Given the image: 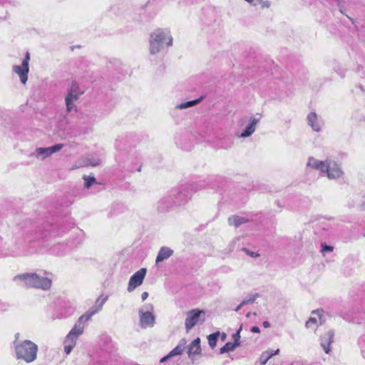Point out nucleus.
I'll return each instance as SVG.
<instances>
[{
  "mask_svg": "<svg viewBox=\"0 0 365 365\" xmlns=\"http://www.w3.org/2000/svg\"><path fill=\"white\" fill-rule=\"evenodd\" d=\"M83 178L86 180V187H91V185L96 182V178L93 177L88 178V177L84 176Z\"/></svg>",
  "mask_w": 365,
  "mask_h": 365,
  "instance_id": "26",
  "label": "nucleus"
},
{
  "mask_svg": "<svg viewBox=\"0 0 365 365\" xmlns=\"http://www.w3.org/2000/svg\"><path fill=\"white\" fill-rule=\"evenodd\" d=\"M148 297V293L147 292H145L142 294L141 298L143 301H145Z\"/></svg>",
  "mask_w": 365,
  "mask_h": 365,
  "instance_id": "31",
  "label": "nucleus"
},
{
  "mask_svg": "<svg viewBox=\"0 0 365 365\" xmlns=\"http://www.w3.org/2000/svg\"><path fill=\"white\" fill-rule=\"evenodd\" d=\"M333 247L331 246H329V245H322V252L323 253L326 252H331L333 251Z\"/></svg>",
  "mask_w": 365,
  "mask_h": 365,
  "instance_id": "27",
  "label": "nucleus"
},
{
  "mask_svg": "<svg viewBox=\"0 0 365 365\" xmlns=\"http://www.w3.org/2000/svg\"><path fill=\"white\" fill-rule=\"evenodd\" d=\"M146 273L147 269L145 268H141L138 270V286L142 284Z\"/></svg>",
  "mask_w": 365,
  "mask_h": 365,
  "instance_id": "24",
  "label": "nucleus"
},
{
  "mask_svg": "<svg viewBox=\"0 0 365 365\" xmlns=\"http://www.w3.org/2000/svg\"><path fill=\"white\" fill-rule=\"evenodd\" d=\"M279 352V349H277V350H275L274 351H269V350L264 351L262 354L260 359H259L261 364L264 365L272 356L278 354Z\"/></svg>",
  "mask_w": 365,
  "mask_h": 365,
  "instance_id": "17",
  "label": "nucleus"
},
{
  "mask_svg": "<svg viewBox=\"0 0 365 365\" xmlns=\"http://www.w3.org/2000/svg\"><path fill=\"white\" fill-rule=\"evenodd\" d=\"M37 346L31 341L25 340L15 347L18 359H22L26 362L30 363L36 359Z\"/></svg>",
  "mask_w": 365,
  "mask_h": 365,
  "instance_id": "5",
  "label": "nucleus"
},
{
  "mask_svg": "<svg viewBox=\"0 0 365 365\" xmlns=\"http://www.w3.org/2000/svg\"><path fill=\"white\" fill-rule=\"evenodd\" d=\"M81 93V92L79 91L78 86L76 83H73L66 98L67 110L68 111L72 108L73 102L78 99Z\"/></svg>",
  "mask_w": 365,
  "mask_h": 365,
  "instance_id": "10",
  "label": "nucleus"
},
{
  "mask_svg": "<svg viewBox=\"0 0 365 365\" xmlns=\"http://www.w3.org/2000/svg\"><path fill=\"white\" fill-rule=\"evenodd\" d=\"M201 98L195 101H187L185 103H180L176 106L178 109H185L192 106H194L201 101Z\"/></svg>",
  "mask_w": 365,
  "mask_h": 365,
  "instance_id": "19",
  "label": "nucleus"
},
{
  "mask_svg": "<svg viewBox=\"0 0 365 365\" xmlns=\"http://www.w3.org/2000/svg\"><path fill=\"white\" fill-rule=\"evenodd\" d=\"M334 336V331L329 330L321 336L320 344L326 354H329L331 351V344L333 342Z\"/></svg>",
  "mask_w": 365,
  "mask_h": 365,
  "instance_id": "11",
  "label": "nucleus"
},
{
  "mask_svg": "<svg viewBox=\"0 0 365 365\" xmlns=\"http://www.w3.org/2000/svg\"><path fill=\"white\" fill-rule=\"evenodd\" d=\"M251 331L252 332H254V333H259L260 332V329L258 327H252L251 328Z\"/></svg>",
  "mask_w": 365,
  "mask_h": 365,
  "instance_id": "30",
  "label": "nucleus"
},
{
  "mask_svg": "<svg viewBox=\"0 0 365 365\" xmlns=\"http://www.w3.org/2000/svg\"><path fill=\"white\" fill-rule=\"evenodd\" d=\"M255 299H256V297L244 299L241 302V305H245V304H250V303H252L255 300Z\"/></svg>",
  "mask_w": 365,
  "mask_h": 365,
  "instance_id": "29",
  "label": "nucleus"
},
{
  "mask_svg": "<svg viewBox=\"0 0 365 365\" xmlns=\"http://www.w3.org/2000/svg\"><path fill=\"white\" fill-rule=\"evenodd\" d=\"M262 324L264 328H269L270 327L269 322H268L267 321H264Z\"/></svg>",
  "mask_w": 365,
  "mask_h": 365,
  "instance_id": "33",
  "label": "nucleus"
},
{
  "mask_svg": "<svg viewBox=\"0 0 365 365\" xmlns=\"http://www.w3.org/2000/svg\"><path fill=\"white\" fill-rule=\"evenodd\" d=\"M247 222V220L245 217H240V216H232L229 217L228 222L230 225L234 226L235 227H239L240 225L245 223Z\"/></svg>",
  "mask_w": 365,
  "mask_h": 365,
  "instance_id": "18",
  "label": "nucleus"
},
{
  "mask_svg": "<svg viewBox=\"0 0 365 365\" xmlns=\"http://www.w3.org/2000/svg\"><path fill=\"white\" fill-rule=\"evenodd\" d=\"M321 313H322V311H320V310H316V311H313L312 312V314L313 315H315V314L317 315L319 317V318L321 317Z\"/></svg>",
  "mask_w": 365,
  "mask_h": 365,
  "instance_id": "32",
  "label": "nucleus"
},
{
  "mask_svg": "<svg viewBox=\"0 0 365 365\" xmlns=\"http://www.w3.org/2000/svg\"><path fill=\"white\" fill-rule=\"evenodd\" d=\"M146 311L141 310L140 315V325L143 329L153 327L155 324L153 305L149 304L146 306Z\"/></svg>",
  "mask_w": 365,
  "mask_h": 365,
  "instance_id": "7",
  "label": "nucleus"
},
{
  "mask_svg": "<svg viewBox=\"0 0 365 365\" xmlns=\"http://www.w3.org/2000/svg\"><path fill=\"white\" fill-rule=\"evenodd\" d=\"M242 329V325H241L239 328V329L237 331L235 334L232 335V339L235 341V344L238 346L240 344V331Z\"/></svg>",
  "mask_w": 365,
  "mask_h": 365,
  "instance_id": "25",
  "label": "nucleus"
},
{
  "mask_svg": "<svg viewBox=\"0 0 365 365\" xmlns=\"http://www.w3.org/2000/svg\"><path fill=\"white\" fill-rule=\"evenodd\" d=\"M63 147V144H56L53 146L48 148H39L36 150V153L38 155H46V156H48L60 150Z\"/></svg>",
  "mask_w": 365,
  "mask_h": 365,
  "instance_id": "13",
  "label": "nucleus"
},
{
  "mask_svg": "<svg viewBox=\"0 0 365 365\" xmlns=\"http://www.w3.org/2000/svg\"><path fill=\"white\" fill-rule=\"evenodd\" d=\"M237 346L235 343L227 342L220 349V354L233 351Z\"/></svg>",
  "mask_w": 365,
  "mask_h": 365,
  "instance_id": "21",
  "label": "nucleus"
},
{
  "mask_svg": "<svg viewBox=\"0 0 365 365\" xmlns=\"http://www.w3.org/2000/svg\"><path fill=\"white\" fill-rule=\"evenodd\" d=\"M219 334V332H216L208 336V343L211 348L215 347Z\"/></svg>",
  "mask_w": 365,
  "mask_h": 365,
  "instance_id": "20",
  "label": "nucleus"
},
{
  "mask_svg": "<svg viewBox=\"0 0 365 365\" xmlns=\"http://www.w3.org/2000/svg\"><path fill=\"white\" fill-rule=\"evenodd\" d=\"M258 122V119L255 118H252L250 124L246 127L245 130L238 135V137L242 138L250 137L255 131L256 125Z\"/></svg>",
  "mask_w": 365,
  "mask_h": 365,
  "instance_id": "14",
  "label": "nucleus"
},
{
  "mask_svg": "<svg viewBox=\"0 0 365 365\" xmlns=\"http://www.w3.org/2000/svg\"><path fill=\"white\" fill-rule=\"evenodd\" d=\"M186 343L187 342L185 339H182L176 347H175L172 351H170L168 355L163 357L160 360V362L163 363L172 357L181 355L185 350Z\"/></svg>",
  "mask_w": 365,
  "mask_h": 365,
  "instance_id": "12",
  "label": "nucleus"
},
{
  "mask_svg": "<svg viewBox=\"0 0 365 365\" xmlns=\"http://www.w3.org/2000/svg\"><path fill=\"white\" fill-rule=\"evenodd\" d=\"M173 254V250H171L170 247H163L159 250V252L158 254V256L155 259L156 264H158L159 262H161L167 259H168L170 257H171Z\"/></svg>",
  "mask_w": 365,
  "mask_h": 365,
  "instance_id": "15",
  "label": "nucleus"
},
{
  "mask_svg": "<svg viewBox=\"0 0 365 365\" xmlns=\"http://www.w3.org/2000/svg\"><path fill=\"white\" fill-rule=\"evenodd\" d=\"M245 253L247 255H249V256H250L252 257H254V258H257V257H258L259 256V255L258 253H256V252H251V251H250V250H248L247 249H245Z\"/></svg>",
  "mask_w": 365,
  "mask_h": 365,
  "instance_id": "28",
  "label": "nucleus"
},
{
  "mask_svg": "<svg viewBox=\"0 0 365 365\" xmlns=\"http://www.w3.org/2000/svg\"><path fill=\"white\" fill-rule=\"evenodd\" d=\"M106 300L107 297L101 296L96 302V304H98L99 307L98 309L93 308L79 317L78 323L76 324L73 328L69 331L64 340V351L66 354L71 353V350L76 344L78 336L83 334L84 329L83 324L88 321L93 315L101 309Z\"/></svg>",
  "mask_w": 365,
  "mask_h": 365,
  "instance_id": "1",
  "label": "nucleus"
},
{
  "mask_svg": "<svg viewBox=\"0 0 365 365\" xmlns=\"http://www.w3.org/2000/svg\"><path fill=\"white\" fill-rule=\"evenodd\" d=\"M317 319L314 317H311L306 322V327L308 329L316 328L317 327Z\"/></svg>",
  "mask_w": 365,
  "mask_h": 365,
  "instance_id": "23",
  "label": "nucleus"
},
{
  "mask_svg": "<svg viewBox=\"0 0 365 365\" xmlns=\"http://www.w3.org/2000/svg\"><path fill=\"white\" fill-rule=\"evenodd\" d=\"M173 43L174 38L168 28H157L149 34V53L152 56L168 51Z\"/></svg>",
  "mask_w": 365,
  "mask_h": 365,
  "instance_id": "2",
  "label": "nucleus"
},
{
  "mask_svg": "<svg viewBox=\"0 0 365 365\" xmlns=\"http://www.w3.org/2000/svg\"><path fill=\"white\" fill-rule=\"evenodd\" d=\"M252 314H253V315H256V313H255V312H254L253 314H252L251 312H248V313L246 314V317H250Z\"/></svg>",
  "mask_w": 365,
  "mask_h": 365,
  "instance_id": "35",
  "label": "nucleus"
},
{
  "mask_svg": "<svg viewBox=\"0 0 365 365\" xmlns=\"http://www.w3.org/2000/svg\"><path fill=\"white\" fill-rule=\"evenodd\" d=\"M14 280H21L27 288H38L48 290L51 287V280L47 277H41L36 274H22L16 275Z\"/></svg>",
  "mask_w": 365,
  "mask_h": 365,
  "instance_id": "4",
  "label": "nucleus"
},
{
  "mask_svg": "<svg viewBox=\"0 0 365 365\" xmlns=\"http://www.w3.org/2000/svg\"><path fill=\"white\" fill-rule=\"evenodd\" d=\"M200 342V338H197L190 344L187 351L189 357L192 358L193 356L199 355L200 354L201 349Z\"/></svg>",
  "mask_w": 365,
  "mask_h": 365,
  "instance_id": "16",
  "label": "nucleus"
},
{
  "mask_svg": "<svg viewBox=\"0 0 365 365\" xmlns=\"http://www.w3.org/2000/svg\"><path fill=\"white\" fill-rule=\"evenodd\" d=\"M205 312L202 309H193L189 311L186 314L185 327L188 331L200 322H204Z\"/></svg>",
  "mask_w": 365,
  "mask_h": 365,
  "instance_id": "6",
  "label": "nucleus"
},
{
  "mask_svg": "<svg viewBox=\"0 0 365 365\" xmlns=\"http://www.w3.org/2000/svg\"><path fill=\"white\" fill-rule=\"evenodd\" d=\"M30 61V53L27 51L22 61L21 66H14L13 71L18 74L20 81L25 84L28 80V73L29 71V63Z\"/></svg>",
  "mask_w": 365,
  "mask_h": 365,
  "instance_id": "8",
  "label": "nucleus"
},
{
  "mask_svg": "<svg viewBox=\"0 0 365 365\" xmlns=\"http://www.w3.org/2000/svg\"><path fill=\"white\" fill-rule=\"evenodd\" d=\"M137 287V272L131 277L128 284V290L131 292Z\"/></svg>",
  "mask_w": 365,
  "mask_h": 365,
  "instance_id": "22",
  "label": "nucleus"
},
{
  "mask_svg": "<svg viewBox=\"0 0 365 365\" xmlns=\"http://www.w3.org/2000/svg\"><path fill=\"white\" fill-rule=\"evenodd\" d=\"M244 305H241V303L236 307L235 309V312H238L241 308L242 307H243Z\"/></svg>",
  "mask_w": 365,
  "mask_h": 365,
  "instance_id": "34",
  "label": "nucleus"
},
{
  "mask_svg": "<svg viewBox=\"0 0 365 365\" xmlns=\"http://www.w3.org/2000/svg\"><path fill=\"white\" fill-rule=\"evenodd\" d=\"M307 166L319 170L329 180L340 179L344 174L341 165L331 158L320 160L314 157H309L307 160Z\"/></svg>",
  "mask_w": 365,
  "mask_h": 365,
  "instance_id": "3",
  "label": "nucleus"
},
{
  "mask_svg": "<svg viewBox=\"0 0 365 365\" xmlns=\"http://www.w3.org/2000/svg\"><path fill=\"white\" fill-rule=\"evenodd\" d=\"M308 125L316 132H320L324 126L323 120L315 113L311 112L307 115Z\"/></svg>",
  "mask_w": 365,
  "mask_h": 365,
  "instance_id": "9",
  "label": "nucleus"
}]
</instances>
